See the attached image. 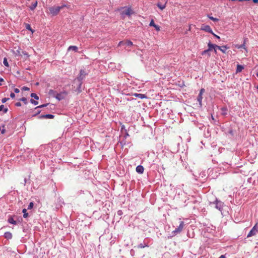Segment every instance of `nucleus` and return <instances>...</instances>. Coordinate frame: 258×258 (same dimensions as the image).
<instances>
[{"mask_svg": "<svg viewBox=\"0 0 258 258\" xmlns=\"http://www.w3.org/2000/svg\"><path fill=\"white\" fill-rule=\"evenodd\" d=\"M214 52H215V53H217V51H216V49H215V48L214 49Z\"/></svg>", "mask_w": 258, "mask_h": 258, "instance_id": "51", "label": "nucleus"}, {"mask_svg": "<svg viewBox=\"0 0 258 258\" xmlns=\"http://www.w3.org/2000/svg\"><path fill=\"white\" fill-rule=\"evenodd\" d=\"M73 50L75 51H77V50H78V47L76 46H70L69 48H68V50Z\"/></svg>", "mask_w": 258, "mask_h": 258, "instance_id": "24", "label": "nucleus"}, {"mask_svg": "<svg viewBox=\"0 0 258 258\" xmlns=\"http://www.w3.org/2000/svg\"><path fill=\"white\" fill-rule=\"evenodd\" d=\"M212 35H213L216 38H218V39H220V37L217 35H216L215 33H213V34H212Z\"/></svg>", "mask_w": 258, "mask_h": 258, "instance_id": "45", "label": "nucleus"}, {"mask_svg": "<svg viewBox=\"0 0 258 258\" xmlns=\"http://www.w3.org/2000/svg\"><path fill=\"white\" fill-rule=\"evenodd\" d=\"M38 113H39L40 112V111L37 110Z\"/></svg>", "mask_w": 258, "mask_h": 258, "instance_id": "53", "label": "nucleus"}, {"mask_svg": "<svg viewBox=\"0 0 258 258\" xmlns=\"http://www.w3.org/2000/svg\"><path fill=\"white\" fill-rule=\"evenodd\" d=\"M201 29L206 32H209L211 34H213V32L211 29V27L209 25H204L201 27Z\"/></svg>", "mask_w": 258, "mask_h": 258, "instance_id": "8", "label": "nucleus"}, {"mask_svg": "<svg viewBox=\"0 0 258 258\" xmlns=\"http://www.w3.org/2000/svg\"><path fill=\"white\" fill-rule=\"evenodd\" d=\"M140 247H141V248H144V246L142 245V244H141L140 245Z\"/></svg>", "mask_w": 258, "mask_h": 258, "instance_id": "49", "label": "nucleus"}, {"mask_svg": "<svg viewBox=\"0 0 258 258\" xmlns=\"http://www.w3.org/2000/svg\"><path fill=\"white\" fill-rule=\"evenodd\" d=\"M22 56H24V58L25 59H27L29 57V55L28 54V53L27 52L24 51H23V52H22Z\"/></svg>", "mask_w": 258, "mask_h": 258, "instance_id": "21", "label": "nucleus"}, {"mask_svg": "<svg viewBox=\"0 0 258 258\" xmlns=\"http://www.w3.org/2000/svg\"><path fill=\"white\" fill-rule=\"evenodd\" d=\"M48 105V104H43V105H39V106H38L37 107H36L35 108V109H38L39 108H42V107H45L47 105Z\"/></svg>", "mask_w": 258, "mask_h": 258, "instance_id": "36", "label": "nucleus"}, {"mask_svg": "<svg viewBox=\"0 0 258 258\" xmlns=\"http://www.w3.org/2000/svg\"><path fill=\"white\" fill-rule=\"evenodd\" d=\"M3 63L4 64V65L6 67H9V63H8V60H7V58L5 57L4 58V61H3Z\"/></svg>", "mask_w": 258, "mask_h": 258, "instance_id": "30", "label": "nucleus"}, {"mask_svg": "<svg viewBox=\"0 0 258 258\" xmlns=\"http://www.w3.org/2000/svg\"><path fill=\"white\" fill-rule=\"evenodd\" d=\"M184 225V222L183 221H181L178 227L177 228H176L172 232L175 235L177 233L181 232L182 231Z\"/></svg>", "mask_w": 258, "mask_h": 258, "instance_id": "3", "label": "nucleus"}, {"mask_svg": "<svg viewBox=\"0 0 258 258\" xmlns=\"http://www.w3.org/2000/svg\"><path fill=\"white\" fill-rule=\"evenodd\" d=\"M222 111H226V109L225 108H222Z\"/></svg>", "mask_w": 258, "mask_h": 258, "instance_id": "50", "label": "nucleus"}, {"mask_svg": "<svg viewBox=\"0 0 258 258\" xmlns=\"http://www.w3.org/2000/svg\"><path fill=\"white\" fill-rule=\"evenodd\" d=\"M8 222L14 225H16L17 223V221L14 220L12 217H10L9 218Z\"/></svg>", "mask_w": 258, "mask_h": 258, "instance_id": "19", "label": "nucleus"}, {"mask_svg": "<svg viewBox=\"0 0 258 258\" xmlns=\"http://www.w3.org/2000/svg\"><path fill=\"white\" fill-rule=\"evenodd\" d=\"M14 91H15V93H19L20 90H19V89H18V88H15V89H14Z\"/></svg>", "mask_w": 258, "mask_h": 258, "instance_id": "43", "label": "nucleus"}, {"mask_svg": "<svg viewBox=\"0 0 258 258\" xmlns=\"http://www.w3.org/2000/svg\"><path fill=\"white\" fill-rule=\"evenodd\" d=\"M256 88L258 89V85L257 86Z\"/></svg>", "mask_w": 258, "mask_h": 258, "instance_id": "57", "label": "nucleus"}, {"mask_svg": "<svg viewBox=\"0 0 258 258\" xmlns=\"http://www.w3.org/2000/svg\"><path fill=\"white\" fill-rule=\"evenodd\" d=\"M205 54H207L208 55V56H210V53H209V51L208 49L202 51V55H204Z\"/></svg>", "mask_w": 258, "mask_h": 258, "instance_id": "25", "label": "nucleus"}, {"mask_svg": "<svg viewBox=\"0 0 258 258\" xmlns=\"http://www.w3.org/2000/svg\"><path fill=\"white\" fill-rule=\"evenodd\" d=\"M208 46L209 47V48L208 49V50H209V51H211L212 50V49H215L216 48H217V46L218 45H216V44H212L211 42H209L208 44Z\"/></svg>", "mask_w": 258, "mask_h": 258, "instance_id": "11", "label": "nucleus"}, {"mask_svg": "<svg viewBox=\"0 0 258 258\" xmlns=\"http://www.w3.org/2000/svg\"><path fill=\"white\" fill-rule=\"evenodd\" d=\"M34 206V204L33 202H31L28 207V209H31Z\"/></svg>", "mask_w": 258, "mask_h": 258, "instance_id": "31", "label": "nucleus"}, {"mask_svg": "<svg viewBox=\"0 0 258 258\" xmlns=\"http://www.w3.org/2000/svg\"><path fill=\"white\" fill-rule=\"evenodd\" d=\"M124 44H125V43H124V41H120V42L118 43V46H121L122 45H124Z\"/></svg>", "mask_w": 258, "mask_h": 258, "instance_id": "39", "label": "nucleus"}, {"mask_svg": "<svg viewBox=\"0 0 258 258\" xmlns=\"http://www.w3.org/2000/svg\"><path fill=\"white\" fill-rule=\"evenodd\" d=\"M23 50L21 48H18L15 52L16 56H22Z\"/></svg>", "mask_w": 258, "mask_h": 258, "instance_id": "18", "label": "nucleus"}, {"mask_svg": "<svg viewBox=\"0 0 258 258\" xmlns=\"http://www.w3.org/2000/svg\"><path fill=\"white\" fill-rule=\"evenodd\" d=\"M4 81V79H2V78H0V82H3ZM2 84L0 83V85H1Z\"/></svg>", "mask_w": 258, "mask_h": 258, "instance_id": "48", "label": "nucleus"}, {"mask_svg": "<svg viewBox=\"0 0 258 258\" xmlns=\"http://www.w3.org/2000/svg\"><path fill=\"white\" fill-rule=\"evenodd\" d=\"M56 92L54 91L53 90H52V89H50L49 91V92H48V94L49 95L51 96H53L54 97H55L56 95Z\"/></svg>", "mask_w": 258, "mask_h": 258, "instance_id": "17", "label": "nucleus"}, {"mask_svg": "<svg viewBox=\"0 0 258 258\" xmlns=\"http://www.w3.org/2000/svg\"><path fill=\"white\" fill-rule=\"evenodd\" d=\"M205 92L204 89H201L200 92V93L198 96L197 100L199 103L200 106H202V101L203 99V94Z\"/></svg>", "mask_w": 258, "mask_h": 258, "instance_id": "5", "label": "nucleus"}, {"mask_svg": "<svg viewBox=\"0 0 258 258\" xmlns=\"http://www.w3.org/2000/svg\"><path fill=\"white\" fill-rule=\"evenodd\" d=\"M124 43L125 45H126L127 46H133V42L130 40H126V41H124Z\"/></svg>", "mask_w": 258, "mask_h": 258, "instance_id": "26", "label": "nucleus"}, {"mask_svg": "<svg viewBox=\"0 0 258 258\" xmlns=\"http://www.w3.org/2000/svg\"><path fill=\"white\" fill-rule=\"evenodd\" d=\"M144 168L143 166H142L141 165H138L136 167V171L140 174L143 173L144 172Z\"/></svg>", "mask_w": 258, "mask_h": 258, "instance_id": "10", "label": "nucleus"}, {"mask_svg": "<svg viewBox=\"0 0 258 258\" xmlns=\"http://www.w3.org/2000/svg\"><path fill=\"white\" fill-rule=\"evenodd\" d=\"M157 7L160 9L161 10H164L166 7V4L161 5L160 3L157 4Z\"/></svg>", "mask_w": 258, "mask_h": 258, "instance_id": "22", "label": "nucleus"}, {"mask_svg": "<svg viewBox=\"0 0 258 258\" xmlns=\"http://www.w3.org/2000/svg\"><path fill=\"white\" fill-rule=\"evenodd\" d=\"M16 106H21V103L20 102H17L16 104H15Z\"/></svg>", "mask_w": 258, "mask_h": 258, "instance_id": "44", "label": "nucleus"}, {"mask_svg": "<svg viewBox=\"0 0 258 258\" xmlns=\"http://www.w3.org/2000/svg\"><path fill=\"white\" fill-rule=\"evenodd\" d=\"M8 109L7 108H5L4 105H1L0 106V111H4V113H7Z\"/></svg>", "mask_w": 258, "mask_h": 258, "instance_id": "20", "label": "nucleus"}, {"mask_svg": "<svg viewBox=\"0 0 258 258\" xmlns=\"http://www.w3.org/2000/svg\"><path fill=\"white\" fill-rule=\"evenodd\" d=\"M41 118H49V119H52L54 118V115L52 114H46L41 115L40 116Z\"/></svg>", "mask_w": 258, "mask_h": 258, "instance_id": "15", "label": "nucleus"}, {"mask_svg": "<svg viewBox=\"0 0 258 258\" xmlns=\"http://www.w3.org/2000/svg\"><path fill=\"white\" fill-rule=\"evenodd\" d=\"M86 75V73H85V71L82 70L80 72V74L79 76L78 77L77 79L79 81H81L84 78Z\"/></svg>", "mask_w": 258, "mask_h": 258, "instance_id": "7", "label": "nucleus"}, {"mask_svg": "<svg viewBox=\"0 0 258 258\" xmlns=\"http://www.w3.org/2000/svg\"><path fill=\"white\" fill-rule=\"evenodd\" d=\"M238 48H243L245 49V45H244V43H243V44L242 45H240V46H239L238 47Z\"/></svg>", "mask_w": 258, "mask_h": 258, "instance_id": "41", "label": "nucleus"}, {"mask_svg": "<svg viewBox=\"0 0 258 258\" xmlns=\"http://www.w3.org/2000/svg\"><path fill=\"white\" fill-rule=\"evenodd\" d=\"M5 133V130L3 129V130L2 131V134H4Z\"/></svg>", "mask_w": 258, "mask_h": 258, "instance_id": "47", "label": "nucleus"}, {"mask_svg": "<svg viewBox=\"0 0 258 258\" xmlns=\"http://www.w3.org/2000/svg\"><path fill=\"white\" fill-rule=\"evenodd\" d=\"M21 101H23L25 104L27 103V99L25 97H23L20 99Z\"/></svg>", "mask_w": 258, "mask_h": 258, "instance_id": "34", "label": "nucleus"}, {"mask_svg": "<svg viewBox=\"0 0 258 258\" xmlns=\"http://www.w3.org/2000/svg\"><path fill=\"white\" fill-rule=\"evenodd\" d=\"M217 48L221 50L223 53H225L226 50L229 48V47H228L227 45H223L221 46L218 45Z\"/></svg>", "mask_w": 258, "mask_h": 258, "instance_id": "9", "label": "nucleus"}, {"mask_svg": "<svg viewBox=\"0 0 258 258\" xmlns=\"http://www.w3.org/2000/svg\"><path fill=\"white\" fill-rule=\"evenodd\" d=\"M219 258H226V257L225 256V255H222Z\"/></svg>", "mask_w": 258, "mask_h": 258, "instance_id": "46", "label": "nucleus"}, {"mask_svg": "<svg viewBox=\"0 0 258 258\" xmlns=\"http://www.w3.org/2000/svg\"><path fill=\"white\" fill-rule=\"evenodd\" d=\"M10 96L12 98H14L15 97V95L14 93H11L10 94Z\"/></svg>", "mask_w": 258, "mask_h": 258, "instance_id": "42", "label": "nucleus"}, {"mask_svg": "<svg viewBox=\"0 0 258 258\" xmlns=\"http://www.w3.org/2000/svg\"><path fill=\"white\" fill-rule=\"evenodd\" d=\"M22 212L23 213V217L26 218L28 216V214L27 213V210L26 209H23Z\"/></svg>", "mask_w": 258, "mask_h": 258, "instance_id": "23", "label": "nucleus"}, {"mask_svg": "<svg viewBox=\"0 0 258 258\" xmlns=\"http://www.w3.org/2000/svg\"><path fill=\"white\" fill-rule=\"evenodd\" d=\"M68 93L66 91H63L60 92V93H56V95L55 97L56 99L58 100H61L62 99H64V98L67 96Z\"/></svg>", "mask_w": 258, "mask_h": 258, "instance_id": "4", "label": "nucleus"}, {"mask_svg": "<svg viewBox=\"0 0 258 258\" xmlns=\"http://www.w3.org/2000/svg\"><path fill=\"white\" fill-rule=\"evenodd\" d=\"M209 18L213 21L214 22H218L219 21V19L218 18H214L213 17H212V16H208Z\"/></svg>", "mask_w": 258, "mask_h": 258, "instance_id": "29", "label": "nucleus"}, {"mask_svg": "<svg viewBox=\"0 0 258 258\" xmlns=\"http://www.w3.org/2000/svg\"><path fill=\"white\" fill-rule=\"evenodd\" d=\"M38 2L36 1L32 4V5L29 6V8L31 10L33 11L37 6Z\"/></svg>", "mask_w": 258, "mask_h": 258, "instance_id": "13", "label": "nucleus"}, {"mask_svg": "<svg viewBox=\"0 0 258 258\" xmlns=\"http://www.w3.org/2000/svg\"><path fill=\"white\" fill-rule=\"evenodd\" d=\"M258 233V223H256L247 235V237L255 236Z\"/></svg>", "mask_w": 258, "mask_h": 258, "instance_id": "2", "label": "nucleus"}, {"mask_svg": "<svg viewBox=\"0 0 258 258\" xmlns=\"http://www.w3.org/2000/svg\"><path fill=\"white\" fill-rule=\"evenodd\" d=\"M62 9V7H51L49 8L50 13L52 16L57 15Z\"/></svg>", "mask_w": 258, "mask_h": 258, "instance_id": "1", "label": "nucleus"}, {"mask_svg": "<svg viewBox=\"0 0 258 258\" xmlns=\"http://www.w3.org/2000/svg\"><path fill=\"white\" fill-rule=\"evenodd\" d=\"M31 96L32 97V98H34V99H36V100H38L39 99V97L38 96L35 94V93H31Z\"/></svg>", "mask_w": 258, "mask_h": 258, "instance_id": "27", "label": "nucleus"}, {"mask_svg": "<svg viewBox=\"0 0 258 258\" xmlns=\"http://www.w3.org/2000/svg\"><path fill=\"white\" fill-rule=\"evenodd\" d=\"M38 113H39L40 112V111L37 110Z\"/></svg>", "mask_w": 258, "mask_h": 258, "instance_id": "54", "label": "nucleus"}, {"mask_svg": "<svg viewBox=\"0 0 258 258\" xmlns=\"http://www.w3.org/2000/svg\"><path fill=\"white\" fill-rule=\"evenodd\" d=\"M134 12L131 8H128L125 11L122 12L121 15H125L128 16H130L132 14H133Z\"/></svg>", "mask_w": 258, "mask_h": 258, "instance_id": "6", "label": "nucleus"}, {"mask_svg": "<svg viewBox=\"0 0 258 258\" xmlns=\"http://www.w3.org/2000/svg\"><path fill=\"white\" fill-rule=\"evenodd\" d=\"M225 111H223V114H225L226 113L225 112Z\"/></svg>", "mask_w": 258, "mask_h": 258, "instance_id": "55", "label": "nucleus"}, {"mask_svg": "<svg viewBox=\"0 0 258 258\" xmlns=\"http://www.w3.org/2000/svg\"><path fill=\"white\" fill-rule=\"evenodd\" d=\"M154 27L157 31H159L160 30V27L157 25H155Z\"/></svg>", "mask_w": 258, "mask_h": 258, "instance_id": "35", "label": "nucleus"}, {"mask_svg": "<svg viewBox=\"0 0 258 258\" xmlns=\"http://www.w3.org/2000/svg\"><path fill=\"white\" fill-rule=\"evenodd\" d=\"M256 75L258 77V72L256 74Z\"/></svg>", "mask_w": 258, "mask_h": 258, "instance_id": "52", "label": "nucleus"}, {"mask_svg": "<svg viewBox=\"0 0 258 258\" xmlns=\"http://www.w3.org/2000/svg\"><path fill=\"white\" fill-rule=\"evenodd\" d=\"M225 111H223V114H225L226 113L225 112Z\"/></svg>", "mask_w": 258, "mask_h": 258, "instance_id": "56", "label": "nucleus"}, {"mask_svg": "<svg viewBox=\"0 0 258 258\" xmlns=\"http://www.w3.org/2000/svg\"><path fill=\"white\" fill-rule=\"evenodd\" d=\"M134 96H135L137 97H138L140 99H144V98H147V96L145 94H143L135 93L134 94Z\"/></svg>", "mask_w": 258, "mask_h": 258, "instance_id": "12", "label": "nucleus"}, {"mask_svg": "<svg viewBox=\"0 0 258 258\" xmlns=\"http://www.w3.org/2000/svg\"><path fill=\"white\" fill-rule=\"evenodd\" d=\"M30 102L32 103V104H34V105H37L38 104V102L37 101H35L34 100V99H31V100H30Z\"/></svg>", "mask_w": 258, "mask_h": 258, "instance_id": "33", "label": "nucleus"}, {"mask_svg": "<svg viewBox=\"0 0 258 258\" xmlns=\"http://www.w3.org/2000/svg\"><path fill=\"white\" fill-rule=\"evenodd\" d=\"M4 236L7 239H11L12 238V234L10 232H6L5 233Z\"/></svg>", "mask_w": 258, "mask_h": 258, "instance_id": "14", "label": "nucleus"}, {"mask_svg": "<svg viewBox=\"0 0 258 258\" xmlns=\"http://www.w3.org/2000/svg\"><path fill=\"white\" fill-rule=\"evenodd\" d=\"M26 29L32 31V33L33 32V31L32 30L30 25L28 24H26Z\"/></svg>", "mask_w": 258, "mask_h": 258, "instance_id": "28", "label": "nucleus"}, {"mask_svg": "<svg viewBox=\"0 0 258 258\" xmlns=\"http://www.w3.org/2000/svg\"><path fill=\"white\" fill-rule=\"evenodd\" d=\"M9 99V98H4L2 99V103H4L6 102V101H7Z\"/></svg>", "mask_w": 258, "mask_h": 258, "instance_id": "37", "label": "nucleus"}, {"mask_svg": "<svg viewBox=\"0 0 258 258\" xmlns=\"http://www.w3.org/2000/svg\"><path fill=\"white\" fill-rule=\"evenodd\" d=\"M156 24H155L154 23V21L153 19H152L150 23V24L149 25L150 26H153V27H154V26Z\"/></svg>", "mask_w": 258, "mask_h": 258, "instance_id": "32", "label": "nucleus"}, {"mask_svg": "<svg viewBox=\"0 0 258 258\" xmlns=\"http://www.w3.org/2000/svg\"><path fill=\"white\" fill-rule=\"evenodd\" d=\"M59 7H62V9L64 7H66L69 9V8H70V6H68L66 5H62V6H60Z\"/></svg>", "mask_w": 258, "mask_h": 258, "instance_id": "40", "label": "nucleus"}, {"mask_svg": "<svg viewBox=\"0 0 258 258\" xmlns=\"http://www.w3.org/2000/svg\"><path fill=\"white\" fill-rule=\"evenodd\" d=\"M243 69H244V68L242 66L240 65V64H237V68H236V73H237L241 72Z\"/></svg>", "mask_w": 258, "mask_h": 258, "instance_id": "16", "label": "nucleus"}, {"mask_svg": "<svg viewBox=\"0 0 258 258\" xmlns=\"http://www.w3.org/2000/svg\"><path fill=\"white\" fill-rule=\"evenodd\" d=\"M30 90V89L27 87H26V86H24L22 88V90L23 91H29Z\"/></svg>", "mask_w": 258, "mask_h": 258, "instance_id": "38", "label": "nucleus"}]
</instances>
